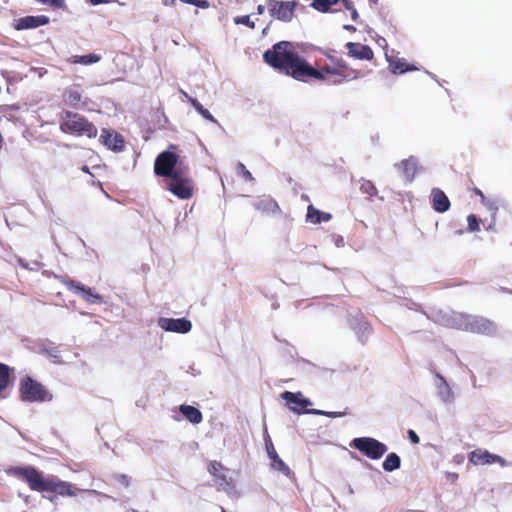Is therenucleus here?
Instances as JSON below:
<instances>
[{"label":"nucleus","instance_id":"obj_23","mask_svg":"<svg viewBox=\"0 0 512 512\" xmlns=\"http://www.w3.org/2000/svg\"><path fill=\"white\" fill-rule=\"evenodd\" d=\"M62 99L67 106L77 108L82 100V94L77 88L69 87L63 91Z\"/></svg>","mask_w":512,"mask_h":512},{"label":"nucleus","instance_id":"obj_12","mask_svg":"<svg viewBox=\"0 0 512 512\" xmlns=\"http://www.w3.org/2000/svg\"><path fill=\"white\" fill-rule=\"evenodd\" d=\"M281 398L286 401L287 406L297 414L309 413L311 409L307 407L312 403L305 398L302 392L285 391L281 394Z\"/></svg>","mask_w":512,"mask_h":512},{"label":"nucleus","instance_id":"obj_1","mask_svg":"<svg viewBox=\"0 0 512 512\" xmlns=\"http://www.w3.org/2000/svg\"><path fill=\"white\" fill-rule=\"evenodd\" d=\"M265 63L275 70L294 78L307 82V74L314 73L312 66L301 57L289 41H280L263 54Z\"/></svg>","mask_w":512,"mask_h":512},{"label":"nucleus","instance_id":"obj_11","mask_svg":"<svg viewBox=\"0 0 512 512\" xmlns=\"http://www.w3.org/2000/svg\"><path fill=\"white\" fill-rule=\"evenodd\" d=\"M207 469L219 489L229 491L233 488V480L227 475L229 469L221 462L216 460L210 461Z\"/></svg>","mask_w":512,"mask_h":512},{"label":"nucleus","instance_id":"obj_38","mask_svg":"<svg viewBox=\"0 0 512 512\" xmlns=\"http://www.w3.org/2000/svg\"><path fill=\"white\" fill-rule=\"evenodd\" d=\"M238 167L242 170L243 176L245 177L246 180H249V181L253 180V176H252L251 172L245 168L244 164L239 163Z\"/></svg>","mask_w":512,"mask_h":512},{"label":"nucleus","instance_id":"obj_4","mask_svg":"<svg viewBox=\"0 0 512 512\" xmlns=\"http://www.w3.org/2000/svg\"><path fill=\"white\" fill-rule=\"evenodd\" d=\"M60 130L66 134L86 136L88 138H95L98 133L96 126L85 116L71 111L61 113Z\"/></svg>","mask_w":512,"mask_h":512},{"label":"nucleus","instance_id":"obj_31","mask_svg":"<svg viewBox=\"0 0 512 512\" xmlns=\"http://www.w3.org/2000/svg\"><path fill=\"white\" fill-rule=\"evenodd\" d=\"M309 413L315 414V415H324L329 418H339V417H343L348 414L347 409L343 412H328V411L312 409L309 411Z\"/></svg>","mask_w":512,"mask_h":512},{"label":"nucleus","instance_id":"obj_22","mask_svg":"<svg viewBox=\"0 0 512 512\" xmlns=\"http://www.w3.org/2000/svg\"><path fill=\"white\" fill-rule=\"evenodd\" d=\"M389 68L393 74H403L409 71L417 70V68L406 62L404 58L393 57L388 59Z\"/></svg>","mask_w":512,"mask_h":512},{"label":"nucleus","instance_id":"obj_15","mask_svg":"<svg viewBox=\"0 0 512 512\" xmlns=\"http://www.w3.org/2000/svg\"><path fill=\"white\" fill-rule=\"evenodd\" d=\"M99 141L108 149L115 152L122 151L125 145L124 138L121 134L107 129L102 130Z\"/></svg>","mask_w":512,"mask_h":512},{"label":"nucleus","instance_id":"obj_14","mask_svg":"<svg viewBox=\"0 0 512 512\" xmlns=\"http://www.w3.org/2000/svg\"><path fill=\"white\" fill-rule=\"evenodd\" d=\"M159 326L165 331L176 333H187L192 328L191 322L186 318H161Z\"/></svg>","mask_w":512,"mask_h":512},{"label":"nucleus","instance_id":"obj_36","mask_svg":"<svg viewBox=\"0 0 512 512\" xmlns=\"http://www.w3.org/2000/svg\"><path fill=\"white\" fill-rule=\"evenodd\" d=\"M116 480L119 484H121L124 487H129L130 485V478L125 474H118L116 476Z\"/></svg>","mask_w":512,"mask_h":512},{"label":"nucleus","instance_id":"obj_19","mask_svg":"<svg viewBox=\"0 0 512 512\" xmlns=\"http://www.w3.org/2000/svg\"><path fill=\"white\" fill-rule=\"evenodd\" d=\"M432 208L438 213H444L450 209L451 203L447 195L440 188H433L430 194Z\"/></svg>","mask_w":512,"mask_h":512},{"label":"nucleus","instance_id":"obj_26","mask_svg":"<svg viewBox=\"0 0 512 512\" xmlns=\"http://www.w3.org/2000/svg\"><path fill=\"white\" fill-rule=\"evenodd\" d=\"M101 57L97 54L90 53L87 55H74L69 58V62L73 64L90 65L99 62Z\"/></svg>","mask_w":512,"mask_h":512},{"label":"nucleus","instance_id":"obj_17","mask_svg":"<svg viewBox=\"0 0 512 512\" xmlns=\"http://www.w3.org/2000/svg\"><path fill=\"white\" fill-rule=\"evenodd\" d=\"M265 447H266L268 457L272 461V467L275 470L280 471L284 475H289L291 472L289 466L279 457V455L277 454V452L275 450L273 442L269 436L265 440Z\"/></svg>","mask_w":512,"mask_h":512},{"label":"nucleus","instance_id":"obj_18","mask_svg":"<svg viewBox=\"0 0 512 512\" xmlns=\"http://www.w3.org/2000/svg\"><path fill=\"white\" fill-rule=\"evenodd\" d=\"M345 47L348 50V55L355 59L370 61L374 58V52L368 45L348 42Z\"/></svg>","mask_w":512,"mask_h":512},{"label":"nucleus","instance_id":"obj_29","mask_svg":"<svg viewBox=\"0 0 512 512\" xmlns=\"http://www.w3.org/2000/svg\"><path fill=\"white\" fill-rule=\"evenodd\" d=\"M182 2L186 4L195 5L201 8H206L208 6V2L206 0H181ZM164 6H173L175 5V0H164L163 1Z\"/></svg>","mask_w":512,"mask_h":512},{"label":"nucleus","instance_id":"obj_2","mask_svg":"<svg viewBox=\"0 0 512 512\" xmlns=\"http://www.w3.org/2000/svg\"><path fill=\"white\" fill-rule=\"evenodd\" d=\"M8 473L25 482L30 490L39 493H52L55 496L74 497L80 492L75 485L54 475H45L34 466L11 467Z\"/></svg>","mask_w":512,"mask_h":512},{"label":"nucleus","instance_id":"obj_30","mask_svg":"<svg viewBox=\"0 0 512 512\" xmlns=\"http://www.w3.org/2000/svg\"><path fill=\"white\" fill-rule=\"evenodd\" d=\"M360 190L362 193L367 194L369 196H375L377 194V188L369 180L362 181V183L360 185Z\"/></svg>","mask_w":512,"mask_h":512},{"label":"nucleus","instance_id":"obj_21","mask_svg":"<svg viewBox=\"0 0 512 512\" xmlns=\"http://www.w3.org/2000/svg\"><path fill=\"white\" fill-rule=\"evenodd\" d=\"M255 209L262 214L275 215L280 213V207L278 203L271 197L260 198L255 203Z\"/></svg>","mask_w":512,"mask_h":512},{"label":"nucleus","instance_id":"obj_10","mask_svg":"<svg viewBox=\"0 0 512 512\" xmlns=\"http://www.w3.org/2000/svg\"><path fill=\"white\" fill-rule=\"evenodd\" d=\"M298 6L297 1L269 0L268 7L270 15L282 22H291Z\"/></svg>","mask_w":512,"mask_h":512},{"label":"nucleus","instance_id":"obj_44","mask_svg":"<svg viewBox=\"0 0 512 512\" xmlns=\"http://www.w3.org/2000/svg\"><path fill=\"white\" fill-rule=\"evenodd\" d=\"M357 17H358V13H357V11L354 9V10L352 11V19H353V20H355Z\"/></svg>","mask_w":512,"mask_h":512},{"label":"nucleus","instance_id":"obj_3","mask_svg":"<svg viewBox=\"0 0 512 512\" xmlns=\"http://www.w3.org/2000/svg\"><path fill=\"white\" fill-rule=\"evenodd\" d=\"M314 73L307 74L310 79L325 81L329 85H340L345 81H351L359 77V71L351 68L344 61H337L335 65H324L319 69L312 67Z\"/></svg>","mask_w":512,"mask_h":512},{"label":"nucleus","instance_id":"obj_32","mask_svg":"<svg viewBox=\"0 0 512 512\" xmlns=\"http://www.w3.org/2000/svg\"><path fill=\"white\" fill-rule=\"evenodd\" d=\"M311 6L319 12H328L331 8L329 0H313Z\"/></svg>","mask_w":512,"mask_h":512},{"label":"nucleus","instance_id":"obj_37","mask_svg":"<svg viewBox=\"0 0 512 512\" xmlns=\"http://www.w3.org/2000/svg\"><path fill=\"white\" fill-rule=\"evenodd\" d=\"M408 437L413 444H419L420 438L414 430H408Z\"/></svg>","mask_w":512,"mask_h":512},{"label":"nucleus","instance_id":"obj_40","mask_svg":"<svg viewBox=\"0 0 512 512\" xmlns=\"http://www.w3.org/2000/svg\"><path fill=\"white\" fill-rule=\"evenodd\" d=\"M88 2L93 5V6H96V5H99V4H106V3H109L110 1L109 0H88Z\"/></svg>","mask_w":512,"mask_h":512},{"label":"nucleus","instance_id":"obj_25","mask_svg":"<svg viewBox=\"0 0 512 512\" xmlns=\"http://www.w3.org/2000/svg\"><path fill=\"white\" fill-rule=\"evenodd\" d=\"M179 411L193 424H199L203 420L202 412L194 406L182 404L179 406Z\"/></svg>","mask_w":512,"mask_h":512},{"label":"nucleus","instance_id":"obj_28","mask_svg":"<svg viewBox=\"0 0 512 512\" xmlns=\"http://www.w3.org/2000/svg\"><path fill=\"white\" fill-rule=\"evenodd\" d=\"M11 369L3 363H0V395L7 389L10 383Z\"/></svg>","mask_w":512,"mask_h":512},{"label":"nucleus","instance_id":"obj_41","mask_svg":"<svg viewBox=\"0 0 512 512\" xmlns=\"http://www.w3.org/2000/svg\"><path fill=\"white\" fill-rule=\"evenodd\" d=\"M473 192H474L477 196H479V197H480L481 202H484V201H485V196H484L483 192H482L480 189H478V188H474V189H473Z\"/></svg>","mask_w":512,"mask_h":512},{"label":"nucleus","instance_id":"obj_5","mask_svg":"<svg viewBox=\"0 0 512 512\" xmlns=\"http://www.w3.org/2000/svg\"><path fill=\"white\" fill-rule=\"evenodd\" d=\"M19 399L27 403H45L53 400L52 392L42 383L32 378L24 376L19 381Z\"/></svg>","mask_w":512,"mask_h":512},{"label":"nucleus","instance_id":"obj_35","mask_svg":"<svg viewBox=\"0 0 512 512\" xmlns=\"http://www.w3.org/2000/svg\"><path fill=\"white\" fill-rule=\"evenodd\" d=\"M184 95L187 98L188 102L195 108V110L199 114H201L205 109L203 105L197 99L190 97L187 93H184Z\"/></svg>","mask_w":512,"mask_h":512},{"label":"nucleus","instance_id":"obj_43","mask_svg":"<svg viewBox=\"0 0 512 512\" xmlns=\"http://www.w3.org/2000/svg\"><path fill=\"white\" fill-rule=\"evenodd\" d=\"M346 3L348 2V0H344ZM339 2V0H329V4L330 6H333L335 4H337Z\"/></svg>","mask_w":512,"mask_h":512},{"label":"nucleus","instance_id":"obj_8","mask_svg":"<svg viewBox=\"0 0 512 512\" xmlns=\"http://www.w3.org/2000/svg\"><path fill=\"white\" fill-rule=\"evenodd\" d=\"M350 446L372 460L380 459L388 450L384 443L371 437L355 438L350 443Z\"/></svg>","mask_w":512,"mask_h":512},{"label":"nucleus","instance_id":"obj_39","mask_svg":"<svg viewBox=\"0 0 512 512\" xmlns=\"http://www.w3.org/2000/svg\"><path fill=\"white\" fill-rule=\"evenodd\" d=\"M204 119L216 123V119L213 117V115L205 108L203 112L200 114Z\"/></svg>","mask_w":512,"mask_h":512},{"label":"nucleus","instance_id":"obj_42","mask_svg":"<svg viewBox=\"0 0 512 512\" xmlns=\"http://www.w3.org/2000/svg\"><path fill=\"white\" fill-rule=\"evenodd\" d=\"M264 9H265V8H264V6L259 5V6L257 7V12H258V14H262V13L264 12Z\"/></svg>","mask_w":512,"mask_h":512},{"label":"nucleus","instance_id":"obj_16","mask_svg":"<svg viewBox=\"0 0 512 512\" xmlns=\"http://www.w3.org/2000/svg\"><path fill=\"white\" fill-rule=\"evenodd\" d=\"M469 461L474 465L480 464H491V463H500L501 465L505 464V460L495 454H491L487 450L476 449L469 454Z\"/></svg>","mask_w":512,"mask_h":512},{"label":"nucleus","instance_id":"obj_7","mask_svg":"<svg viewBox=\"0 0 512 512\" xmlns=\"http://www.w3.org/2000/svg\"><path fill=\"white\" fill-rule=\"evenodd\" d=\"M179 155L172 151H163L158 154L154 162V173L159 177H170L183 171L184 167H178Z\"/></svg>","mask_w":512,"mask_h":512},{"label":"nucleus","instance_id":"obj_6","mask_svg":"<svg viewBox=\"0 0 512 512\" xmlns=\"http://www.w3.org/2000/svg\"><path fill=\"white\" fill-rule=\"evenodd\" d=\"M166 189L179 199H190L194 194V181L189 176V168L177 172L166 180Z\"/></svg>","mask_w":512,"mask_h":512},{"label":"nucleus","instance_id":"obj_20","mask_svg":"<svg viewBox=\"0 0 512 512\" xmlns=\"http://www.w3.org/2000/svg\"><path fill=\"white\" fill-rule=\"evenodd\" d=\"M397 169L403 175V177L411 182L418 171V161L414 156L404 159L396 164Z\"/></svg>","mask_w":512,"mask_h":512},{"label":"nucleus","instance_id":"obj_27","mask_svg":"<svg viewBox=\"0 0 512 512\" xmlns=\"http://www.w3.org/2000/svg\"><path fill=\"white\" fill-rule=\"evenodd\" d=\"M400 465H401V459L400 457L392 452V453H389L386 457V459L384 460L382 466H383V469L387 472H392L394 470H397L400 468Z\"/></svg>","mask_w":512,"mask_h":512},{"label":"nucleus","instance_id":"obj_13","mask_svg":"<svg viewBox=\"0 0 512 512\" xmlns=\"http://www.w3.org/2000/svg\"><path fill=\"white\" fill-rule=\"evenodd\" d=\"M50 19L46 15H37V16H25L19 19H16L13 23V27L17 31L27 30V29H35L40 26H45L49 24Z\"/></svg>","mask_w":512,"mask_h":512},{"label":"nucleus","instance_id":"obj_45","mask_svg":"<svg viewBox=\"0 0 512 512\" xmlns=\"http://www.w3.org/2000/svg\"><path fill=\"white\" fill-rule=\"evenodd\" d=\"M370 2H372L373 4H376L378 2V0H370Z\"/></svg>","mask_w":512,"mask_h":512},{"label":"nucleus","instance_id":"obj_24","mask_svg":"<svg viewBox=\"0 0 512 512\" xmlns=\"http://www.w3.org/2000/svg\"><path fill=\"white\" fill-rule=\"evenodd\" d=\"M332 216L330 213L322 212L316 209L312 204L307 208L306 220L312 224L328 222Z\"/></svg>","mask_w":512,"mask_h":512},{"label":"nucleus","instance_id":"obj_33","mask_svg":"<svg viewBox=\"0 0 512 512\" xmlns=\"http://www.w3.org/2000/svg\"><path fill=\"white\" fill-rule=\"evenodd\" d=\"M234 23L237 24V25H246L247 27L251 28V29H254L255 28V23L253 21L250 20V16L249 15H243V16H237L234 18Z\"/></svg>","mask_w":512,"mask_h":512},{"label":"nucleus","instance_id":"obj_34","mask_svg":"<svg viewBox=\"0 0 512 512\" xmlns=\"http://www.w3.org/2000/svg\"><path fill=\"white\" fill-rule=\"evenodd\" d=\"M467 222H468V228L471 232L480 230V221L474 214L468 215Z\"/></svg>","mask_w":512,"mask_h":512},{"label":"nucleus","instance_id":"obj_9","mask_svg":"<svg viewBox=\"0 0 512 512\" xmlns=\"http://www.w3.org/2000/svg\"><path fill=\"white\" fill-rule=\"evenodd\" d=\"M57 279L71 292L80 294L81 297L91 304H100L103 302V297L95 292L92 288L83 285L82 283L69 278L68 276H57Z\"/></svg>","mask_w":512,"mask_h":512},{"label":"nucleus","instance_id":"obj_46","mask_svg":"<svg viewBox=\"0 0 512 512\" xmlns=\"http://www.w3.org/2000/svg\"><path fill=\"white\" fill-rule=\"evenodd\" d=\"M221 512H227L225 509L222 508V511Z\"/></svg>","mask_w":512,"mask_h":512}]
</instances>
